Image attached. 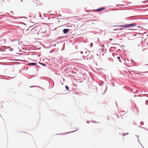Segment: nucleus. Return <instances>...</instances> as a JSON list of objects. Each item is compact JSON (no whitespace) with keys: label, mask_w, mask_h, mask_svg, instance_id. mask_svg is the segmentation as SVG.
<instances>
[{"label":"nucleus","mask_w":148,"mask_h":148,"mask_svg":"<svg viewBox=\"0 0 148 148\" xmlns=\"http://www.w3.org/2000/svg\"><path fill=\"white\" fill-rule=\"evenodd\" d=\"M136 25V23H132L128 25H123V26L124 27H135Z\"/></svg>","instance_id":"f257e3e1"},{"label":"nucleus","mask_w":148,"mask_h":148,"mask_svg":"<svg viewBox=\"0 0 148 148\" xmlns=\"http://www.w3.org/2000/svg\"><path fill=\"white\" fill-rule=\"evenodd\" d=\"M105 9V8H99V9H97L96 10H95V11H96L99 12V11H101Z\"/></svg>","instance_id":"f03ea898"},{"label":"nucleus","mask_w":148,"mask_h":148,"mask_svg":"<svg viewBox=\"0 0 148 148\" xmlns=\"http://www.w3.org/2000/svg\"><path fill=\"white\" fill-rule=\"evenodd\" d=\"M69 30V29H64L63 30V32L64 33L66 34L68 32Z\"/></svg>","instance_id":"7ed1b4c3"},{"label":"nucleus","mask_w":148,"mask_h":148,"mask_svg":"<svg viewBox=\"0 0 148 148\" xmlns=\"http://www.w3.org/2000/svg\"><path fill=\"white\" fill-rule=\"evenodd\" d=\"M36 63H30L28 64V65H32L34 66L36 65Z\"/></svg>","instance_id":"20e7f679"},{"label":"nucleus","mask_w":148,"mask_h":148,"mask_svg":"<svg viewBox=\"0 0 148 148\" xmlns=\"http://www.w3.org/2000/svg\"><path fill=\"white\" fill-rule=\"evenodd\" d=\"M117 58H118L119 59V60L120 62H122L121 60V59H122V56L118 57H117Z\"/></svg>","instance_id":"39448f33"},{"label":"nucleus","mask_w":148,"mask_h":148,"mask_svg":"<svg viewBox=\"0 0 148 148\" xmlns=\"http://www.w3.org/2000/svg\"><path fill=\"white\" fill-rule=\"evenodd\" d=\"M65 87L67 90H69V87L67 86H66Z\"/></svg>","instance_id":"423d86ee"},{"label":"nucleus","mask_w":148,"mask_h":148,"mask_svg":"<svg viewBox=\"0 0 148 148\" xmlns=\"http://www.w3.org/2000/svg\"><path fill=\"white\" fill-rule=\"evenodd\" d=\"M13 49L12 48H11L10 49V50L12 51L13 50Z\"/></svg>","instance_id":"0eeeda50"},{"label":"nucleus","mask_w":148,"mask_h":148,"mask_svg":"<svg viewBox=\"0 0 148 148\" xmlns=\"http://www.w3.org/2000/svg\"><path fill=\"white\" fill-rule=\"evenodd\" d=\"M43 64L44 66H45V64Z\"/></svg>","instance_id":"6e6552de"},{"label":"nucleus","mask_w":148,"mask_h":148,"mask_svg":"<svg viewBox=\"0 0 148 148\" xmlns=\"http://www.w3.org/2000/svg\"><path fill=\"white\" fill-rule=\"evenodd\" d=\"M81 53H82V51H81Z\"/></svg>","instance_id":"1a4fd4ad"},{"label":"nucleus","mask_w":148,"mask_h":148,"mask_svg":"<svg viewBox=\"0 0 148 148\" xmlns=\"http://www.w3.org/2000/svg\"><path fill=\"white\" fill-rule=\"evenodd\" d=\"M131 29V30H132V29Z\"/></svg>","instance_id":"9d476101"},{"label":"nucleus","mask_w":148,"mask_h":148,"mask_svg":"<svg viewBox=\"0 0 148 148\" xmlns=\"http://www.w3.org/2000/svg\"><path fill=\"white\" fill-rule=\"evenodd\" d=\"M92 45V43H91V45Z\"/></svg>","instance_id":"9b49d317"},{"label":"nucleus","mask_w":148,"mask_h":148,"mask_svg":"<svg viewBox=\"0 0 148 148\" xmlns=\"http://www.w3.org/2000/svg\"><path fill=\"white\" fill-rule=\"evenodd\" d=\"M8 49V48H6V50H7V49Z\"/></svg>","instance_id":"f8f14e48"},{"label":"nucleus","mask_w":148,"mask_h":148,"mask_svg":"<svg viewBox=\"0 0 148 148\" xmlns=\"http://www.w3.org/2000/svg\"><path fill=\"white\" fill-rule=\"evenodd\" d=\"M147 65H148V64H147Z\"/></svg>","instance_id":"ddd939ff"}]
</instances>
